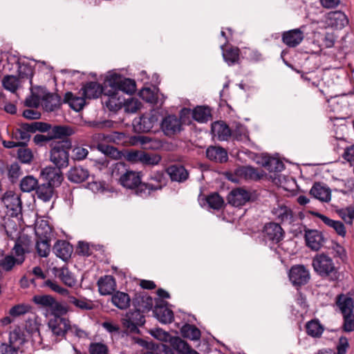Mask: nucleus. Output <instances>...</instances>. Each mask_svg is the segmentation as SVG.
Instances as JSON below:
<instances>
[{
    "label": "nucleus",
    "mask_w": 354,
    "mask_h": 354,
    "mask_svg": "<svg viewBox=\"0 0 354 354\" xmlns=\"http://www.w3.org/2000/svg\"><path fill=\"white\" fill-rule=\"evenodd\" d=\"M30 136H31L28 132L23 130V127L21 125L15 133V138L17 140H20L19 143L21 144V147H26L27 145V143L30 139Z\"/></svg>",
    "instance_id": "nucleus-63"
},
{
    "label": "nucleus",
    "mask_w": 354,
    "mask_h": 354,
    "mask_svg": "<svg viewBox=\"0 0 354 354\" xmlns=\"http://www.w3.org/2000/svg\"><path fill=\"white\" fill-rule=\"evenodd\" d=\"M59 279L67 286L73 287L76 285L77 280L74 274L66 267H62L59 269Z\"/></svg>",
    "instance_id": "nucleus-45"
},
{
    "label": "nucleus",
    "mask_w": 354,
    "mask_h": 354,
    "mask_svg": "<svg viewBox=\"0 0 354 354\" xmlns=\"http://www.w3.org/2000/svg\"><path fill=\"white\" fill-rule=\"evenodd\" d=\"M154 316L163 324L171 323L174 320V313L163 304H156L153 310Z\"/></svg>",
    "instance_id": "nucleus-31"
},
{
    "label": "nucleus",
    "mask_w": 354,
    "mask_h": 354,
    "mask_svg": "<svg viewBox=\"0 0 354 354\" xmlns=\"http://www.w3.org/2000/svg\"><path fill=\"white\" fill-rule=\"evenodd\" d=\"M127 169L126 165L124 162H118L112 164L110 167V172L112 178H119L120 176L126 172Z\"/></svg>",
    "instance_id": "nucleus-56"
},
{
    "label": "nucleus",
    "mask_w": 354,
    "mask_h": 354,
    "mask_svg": "<svg viewBox=\"0 0 354 354\" xmlns=\"http://www.w3.org/2000/svg\"><path fill=\"white\" fill-rule=\"evenodd\" d=\"M106 81L108 82L112 90H115L119 93L122 91L127 94H133L136 89V84L134 80L126 78L120 74L112 73H109Z\"/></svg>",
    "instance_id": "nucleus-6"
},
{
    "label": "nucleus",
    "mask_w": 354,
    "mask_h": 354,
    "mask_svg": "<svg viewBox=\"0 0 354 354\" xmlns=\"http://www.w3.org/2000/svg\"><path fill=\"white\" fill-rule=\"evenodd\" d=\"M118 94L117 91L111 88L104 89V95L106 99H104V104L110 111H116L121 108L122 101Z\"/></svg>",
    "instance_id": "nucleus-21"
},
{
    "label": "nucleus",
    "mask_w": 354,
    "mask_h": 354,
    "mask_svg": "<svg viewBox=\"0 0 354 354\" xmlns=\"http://www.w3.org/2000/svg\"><path fill=\"white\" fill-rule=\"evenodd\" d=\"M54 194L55 187L47 183L39 185L36 189V195L37 198L44 202L50 201Z\"/></svg>",
    "instance_id": "nucleus-39"
},
{
    "label": "nucleus",
    "mask_w": 354,
    "mask_h": 354,
    "mask_svg": "<svg viewBox=\"0 0 354 354\" xmlns=\"http://www.w3.org/2000/svg\"><path fill=\"white\" fill-rule=\"evenodd\" d=\"M1 82L3 88L12 93L16 92L20 84L19 78L11 75L4 76Z\"/></svg>",
    "instance_id": "nucleus-47"
},
{
    "label": "nucleus",
    "mask_w": 354,
    "mask_h": 354,
    "mask_svg": "<svg viewBox=\"0 0 354 354\" xmlns=\"http://www.w3.org/2000/svg\"><path fill=\"white\" fill-rule=\"evenodd\" d=\"M88 351L90 354H108L109 349L106 344L95 342L90 344Z\"/></svg>",
    "instance_id": "nucleus-59"
},
{
    "label": "nucleus",
    "mask_w": 354,
    "mask_h": 354,
    "mask_svg": "<svg viewBox=\"0 0 354 354\" xmlns=\"http://www.w3.org/2000/svg\"><path fill=\"white\" fill-rule=\"evenodd\" d=\"M250 198V194L241 188L231 192L228 200L233 206L239 207L245 205Z\"/></svg>",
    "instance_id": "nucleus-27"
},
{
    "label": "nucleus",
    "mask_w": 354,
    "mask_h": 354,
    "mask_svg": "<svg viewBox=\"0 0 354 354\" xmlns=\"http://www.w3.org/2000/svg\"><path fill=\"white\" fill-rule=\"evenodd\" d=\"M17 64L18 65V76L19 79H29L30 82L32 81L33 75V69L30 64L28 62H21L17 59Z\"/></svg>",
    "instance_id": "nucleus-46"
},
{
    "label": "nucleus",
    "mask_w": 354,
    "mask_h": 354,
    "mask_svg": "<svg viewBox=\"0 0 354 354\" xmlns=\"http://www.w3.org/2000/svg\"><path fill=\"white\" fill-rule=\"evenodd\" d=\"M86 99L87 98L82 95V96L78 97L74 95L71 92H68L65 95V100L68 102L71 106L76 111H79L84 108L86 103Z\"/></svg>",
    "instance_id": "nucleus-43"
},
{
    "label": "nucleus",
    "mask_w": 354,
    "mask_h": 354,
    "mask_svg": "<svg viewBox=\"0 0 354 354\" xmlns=\"http://www.w3.org/2000/svg\"><path fill=\"white\" fill-rule=\"evenodd\" d=\"M212 131L219 140H227L232 136L230 127L223 122L217 121L212 124Z\"/></svg>",
    "instance_id": "nucleus-34"
},
{
    "label": "nucleus",
    "mask_w": 354,
    "mask_h": 354,
    "mask_svg": "<svg viewBox=\"0 0 354 354\" xmlns=\"http://www.w3.org/2000/svg\"><path fill=\"white\" fill-rule=\"evenodd\" d=\"M344 324L343 330L345 332H352L354 330V313L343 315Z\"/></svg>",
    "instance_id": "nucleus-64"
},
{
    "label": "nucleus",
    "mask_w": 354,
    "mask_h": 354,
    "mask_svg": "<svg viewBox=\"0 0 354 354\" xmlns=\"http://www.w3.org/2000/svg\"><path fill=\"white\" fill-rule=\"evenodd\" d=\"M326 23L335 29H342L348 24L346 15L341 11L330 12L328 14Z\"/></svg>",
    "instance_id": "nucleus-22"
},
{
    "label": "nucleus",
    "mask_w": 354,
    "mask_h": 354,
    "mask_svg": "<svg viewBox=\"0 0 354 354\" xmlns=\"http://www.w3.org/2000/svg\"><path fill=\"white\" fill-rule=\"evenodd\" d=\"M1 201L7 209V214L11 217H18L21 214L22 203L20 196L12 191L6 192Z\"/></svg>",
    "instance_id": "nucleus-7"
},
{
    "label": "nucleus",
    "mask_w": 354,
    "mask_h": 354,
    "mask_svg": "<svg viewBox=\"0 0 354 354\" xmlns=\"http://www.w3.org/2000/svg\"><path fill=\"white\" fill-rule=\"evenodd\" d=\"M284 230L280 224L269 222L264 225L262 230L263 237L266 241L273 243H279L284 237Z\"/></svg>",
    "instance_id": "nucleus-11"
},
{
    "label": "nucleus",
    "mask_w": 354,
    "mask_h": 354,
    "mask_svg": "<svg viewBox=\"0 0 354 354\" xmlns=\"http://www.w3.org/2000/svg\"><path fill=\"white\" fill-rule=\"evenodd\" d=\"M145 313L134 308L127 313L126 317L122 321V324L127 330L131 333L138 331V326H142L145 323Z\"/></svg>",
    "instance_id": "nucleus-10"
},
{
    "label": "nucleus",
    "mask_w": 354,
    "mask_h": 354,
    "mask_svg": "<svg viewBox=\"0 0 354 354\" xmlns=\"http://www.w3.org/2000/svg\"><path fill=\"white\" fill-rule=\"evenodd\" d=\"M135 193L137 196L141 198H147L156 190H153V188H151V184L148 183H141L136 186L135 188Z\"/></svg>",
    "instance_id": "nucleus-53"
},
{
    "label": "nucleus",
    "mask_w": 354,
    "mask_h": 354,
    "mask_svg": "<svg viewBox=\"0 0 354 354\" xmlns=\"http://www.w3.org/2000/svg\"><path fill=\"white\" fill-rule=\"evenodd\" d=\"M180 333L183 337L191 340H199L201 336V330L194 325L184 324L180 328Z\"/></svg>",
    "instance_id": "nucleus-41"
},
{
    "label": "nucleus",
    "mask_w": 354,
    "mask_h": 354,
    "mask_svg": "<svg viewBox=\"0 0 354 354\" xmlns=\"http://www.w3.org/2000/svg\"><path fill=\"white\" fill-rule=\"evenodd\" d=\"M158 122L155 114L146 113L133 120V130L138 133H147L150 131Z\"/></svg>",
    "instance_id": "nucleus-12"
},
{
    "label": "nucleus",
    "mask_w": 354,
    "mask_h": 354,
    "mask_svg": "<svg viewBox=\"0 0 354 354\" xmlns=\"http://www.w3.org/2000/svg\"><path fill=\"white\" fill-rule=\"evenodd\" d=\"M98 290L101 295H111L116 288V282L111 275L101 277L97 281Z\"/></svg>",
    "instance_id": "nucleus-25"
},
{
    "label": "nucleus",
    "mask_w": 354,
    "mask_h": 354,
    "mask_svg": "<svg viewBox=\"0 0 354 354\" xmlns=\"http://www.w3.org/2000/svg\"><path fill=\"white\" fill-rule=\"evenodd\" d=\"M161 129L165 135L171 137L183 130V124L177 115H168L162 119Z\"/></svg>",
    "instance_id": "nucleus-13"
},
{
    "label": "nucleus",
    "mask_w": 354,
    "mask_h": 354,
    "mask_svg": "<svg viewBox=\"0 0 354 354\" xmlns=\"http://www.w3.org/2000/svg\"><path fill=\"white\" fill-rule=\"evenodd\" d=\"M19 160L24 164H30L33 159V153L30 149L21 148L17 151Z\"/></svg>",
    "instance_id": "nucleus-58"
},
{
    "label": "nucleus",
    "mask_w": 354,
    "mask_h": 354,
    "mask_svg": "<svg viewBox=\"0 0 354 354\" xmlns=\"http://www.w3.org/2000/svg\"><path fill=\"white\" fill-rule=\"evenodd\" d=\"M149 182L151 184V188L153 190H160L167 185V178L163 171H153L149 176Z\"/></svg>",
    "instance_id": "nucleus-37"
},
{
    "label": "nucleus",
    "mask_w": 354,
    "mask_h": 354,
    "mask_svg": "<svg viewBox=\"0 0 354 354\" xmlns=\"http://www.w3.org/2000/svg\"><path fill=\"white\" fill-rule=\"evenodd\" d=\"M288 277L295 286H301L310 280V272L304 265H295L290 268Z\"/></svg>",
    "instance_id": "nucleus-14"
},
{
    "label": "nucleus",
    "mask_w": 354,
    "mask_h": 354,
    "mask_svg": "<svg viewBox=\"0 0 354 354\" xmlns=\"http://www.w3.org/2000/svg\"><path fill=\"white\" fill-rule=\"evenodd\" d=\"M75 131L73 128L68 126H54L51 129L50 136L53 139H62V140H69L68 138V136L74 134Z\"/></svg>",
    "instance_id": "nucleus-38"
},
{
    "label": "nucleus",
    "mask_w": 354,
    "mask_h": 354,
    "mask_svg": "<svg viewBox=\"0 0 354 354\" xmlns=\"http://www.w3.org/2000/svg\"><path fill=\"white\" fill-rule=\"evenodd\" d=\"M36 250L38 255L41 257H46L50 251V245L47 239L37 241Z\"/></svg>",
    "instance_id": "nucleus-51"
},
{
    "label": "nucleus",
    "mask_w": 354,
    "mask_h": 354,
    "mask_svg": "<svg viewBox=\"0 0 354 354\" xmlns=\"http://www.w3.org/2000/svg\"><path fill=\"white\" fill-rule=\"evenodd\" d=\"M60 101L59 95L47 93L41 97V106L46 111L51 112L59 107Z\"/></svg>",
    "instance_id": "nucleus-32"
},
{
    "label": "nucleus",
    "mask_w": 354,
    "mask_h": 354,
    "mask_svg": "<svg viewBox=\"0 0 354 354\" xmlns=\"http://www.w3.org/2000/svg\"><path fill=\"white\" fill-rule=\"evenodd\" d=\"M304 39V32L301 28L284 31L281 35L282 42L289 48L297 47Z\"/></svg>",
    "instance_id": "nucleus-16"
},
{
    "label": "nucleus",
    "mask_w": 354,
    "mask_h": 354,
    "mask_svg": "<svg viewBox=\"0 0 354 354\" xmlns=\"http://www.w3.org/2000/svg\"><path fill=\"white\" fill-rule=\"evenodd\" d=\"M132 304L135 309L146 313L152 309L153 300L151 297L144 292H138L132 299Z\"/></svg>",
    "instance_id": "nucleus-18"
},
{
    "label": "nucleus",
    "mask_w": 354,
    "mask_h": 354,
    "mask_svg": "<svg viewBox=\"0 0 354 354\" xmlns=\"http://www.w3.org/2000/svg\"><path fill=\"white\" fill-rule=\"evenodd\" d=\"M141 181L140 172L127 170L120 178V183L128 189H135Z\"/></svg>",
    "instance_id": "nucleus-24"
},
{
    "label": "nucleus",
    "mask_w": 354,
    "mask_h": 354,
    "mask_svg": "<svg viewBox=\"0 0 354 354\" xmlns=\"http://www.w3.org/2000/svg\"><path fill=\"white\" fill-rule=\"evenodd\" d=\"M206 156L210 160L221 163L226 162L228 159L227 151L217 146L209 147L206 150Z\"/></svg>",
    "instance_id": "nucleus-30"
},
{
    "label": "nucleus",
    "mask_w": 354,
    "mask_h": 354,
    "mask_svg": "<svg viewBox=\"0 0 354 354\" xmlns=\"http://www.w3.org/2000/svg\"><path fill=\"white\" fill-rule=\"evenodd\" d=\"M44 287L49 288L52 291L59 294L62 296L66 297V302L73 304L76 308L82 310H90L93 309L94 304L93 301L85 297H75L70 294L68 289L59 286L56 281L47 279L44 282Z\"/></svg>",
    "instance_id": "nucleus-3"
},
{
    "label": "nucleus",
    "mask_w": 354,
    "mask_h": 354,
    "mask_svg": "<svg viewBox=\"0 0 354 354\" xmlns=\"http://www.w3.org/2000/svg\"><path fill=\"white\" fill-rule=\"evenodd\" d=\"M314 271L321 277L335 281L339 278L338 268L333 259L324 253L317 254L313 259Z\"/></svg>",
    "instance_id": "nucleus-2"
},
{
    "label": "nucleus",
    "mask_w": 354,
    "mask_h": 354,
    "mask_svg": "<svg viewBox=\"0 0 354 354\" xmlns=\"http://www.w3.org/2000/svg\"><path fill=\"white\" fill-rule=\"evenodd\" d=\"M37 180L31 176L24 177L20 183L21 189L24 192H30L37 189Z\"/></svg>",
    "instance_id": "nucleus-49"
},
{
    "label": "nucleus",
    "mask_w": 354,
    "mask_h": 354,
    "mask_svg": "<svg viewBox=\"0 0 354 354\" xmlns=\"http://www.w3.org/2000/svg\"><path fill=\"white\" fill-rule=\"evenodd\" d=\"M97 149L104 154L109 156L111 157L116 158L119 155L118 150L113 146L104 144H98Z\"/></svg>",
    "instance_id": "nucleus-61"
},
{
    "label": "nucleus",
    "mask_w": 354,
    "mask_h": 354,
    "mask_svg": "<svg viewBox=\"0 0 354 354\" xmlns=\"http://www.w3.org/2000/svg\"><path fill=\"white\" fill-rule=\"evenodd\" d=\"M12 255H5L4 251L0 249V268L5 271H10L14 267Z\"/></svg>",
    "instance_id": "nucleus-52"
},
{
    "label": "nucleus",
    "mask_w": 354,
    "mask_h": 354,
    "mask_svg": "<svg viewBox=\"0 0 354 354\" xmlns=\"http://www.w3.org/2000/svg\"><path fill=\"white\" fill-rule=\"evenodd\" d=\"M61 169L62 168L57 167H46L41 171V175L43 178L47 181V184L55 187H58L63 180V175Z\"/></svg>",
    "instance_id": "nucleus-17"
},
{
    "label": "nucleus",
    "mask_w": 354,
    "mask_h": 354,
    "mask_svg": "<svg viewBox=\"0 0 354 354\" xmlns=\"http://www.w3.org/2000/svg\"><path fill=\"white\" fill-rule=\"evenodd\" d=\"M264 167L270 172H279L284 169L283 163L274 158H269L266 160Z\"/></svg>",
    "instance_id": "nucleus-50"
},
{
    "label": "nucleus",
    "mask_w": 354,
    "mask_h": 354,
    "mask_svg": "<svg viewBox=\"0 0 354 354\" xmlns=\"http://www.w3.org/2000/svg\"><path fill=\"white\" fill-rule=\"evenodd\" d=\"M31 307L26 304H18L12 307L9 310V315L11 317H17L25 315L30 311Z\"/></svg>",
    "instance_id": "nucleus-57"
},
{
    "label": "nucleus",
    "mask_w": 354,
    "mask_h": 354,
    "mask_svg": "<svg viewBox=\"0 0 354 354\" xmlns=\"http://www.w3.org/2000/svg\"><path fill=\"white\" fill-rule=\"evenodd\" d=\"M310 194L322 202L328 203L331 199L330 188L320 183H315L313 185L310 190Z\"/></svg>",
    "instance_id": "nucleus-26"
},
{
    "label": "nucleus",
    "mask_w": 354,
    "mask_h": 354,
    "mask_svg": "<svg viewBox=\"0 0 354 354\" xmlns=\"http://www.w3.org/2000/svg\"><path fill=\"white\" fill-rule=\"evenodd\" d=\"M211 117L210 110L206 106H198L192 110V118L198 122H207Z\"/></svg>",
    "instance_id": "nucleus-42"
},
{
    "label": "nucleus",
    "mask_w": 354,
    "mask_h": 354,
    "mask_svg": "<svg viewBox=\"0 0 354 354\" xmlns=\"http://www.w3.org/2000/svg\"><path fill=\"white\" fill-rule=\"evenodd\" d=\"M307 334L313 337H319L324 332V327L318 319H312L306 324Z\"/></svg>",
    "instance_id": "nucleus-44"
},
{
    "label": "nucleus",
    "mask_w": 354,
    "mask_h": 354,
    "mask_svg": "<svg viewBox=\"0 0 354 354\" xmlns=\"http://www.w3.org/2000/svg\"><path fill=\"white\" fill-rule=\"evenodd\" d=\"M272 214L282 224H292L295 221L292 210L285 205H278L274 207Z\"/></svg>",
    "instance_id": "nucleus-19"
},
{
    "label": "nucleus",
    "mask_w": 354,
    "mask_h": 354,
    "mask_svg": "<svg viewBox=\"0 0 354 354\" xmlns=\"http://www.w3.org/2000/svg\"><path fill=\"white\" fill-rule=\"evenodd\" d=\"M336 304L339 307L342 315L353 313V299L344 294H340L337 297Z\"/></svg>",
    "instance_id": "nucleus-33"
},
{
    "label": "nucleus",
    "mask_w": 354,
    "mask_h": 354,
    "mask_svg": "<svg viewBox=\"0 0 354 354\" xmlns=\"http://www.w3.org/2000/svg\"><path fill=\"white\" fill-rule=\"evenodd\" d=\"M166 173L173 182L183 183L189 178V172L182 165L175 164L166 169Z\"/></svg>",
    "instance_id": "nucleus-20"
},
{
    "label": "nucleus",
    "mask_w": 354,
    "mask_h": 354,
    "mask_svg": "<svg viewBox=\"0 0 354 354\" xmlns=\"http://www.w3.org/2000/svg\"><path fill=\"white\" fill-rule=\"evenodd\" d=\"M89 176V171L81 166L71 167L67 174L68 180L72 183H81Z\"/></svg>",
    "instance_id": "nucleus-29"
},
{
    "label": "nucleus",
    "mask_w": 354,
    "mask_h": 354,
    "mask_svg": "<svg viewBox=\"0 0 354 354\" xmlns=\"http://www.w3.org/2000/svg\"><path fill=\"white\" fill-rule=\"evenodd\" d=\"M304 238L307 247L313 251L320 250L325 242L323 234L317 230H305Z\"/></svg>",
    "instance_id": "nucleus-15"
},
{
    "label": "nucleus",
    "mask_w": 354,
    "mask_h": 354,
    "mask_svg": "<svg viewBox=\"0 0 354 354\" xmlns=\"http://www.w3.org/2000/svg\"><path fill=\"white\" fill-rule=\"evenodd\" d=\"M31 241L28 236H20L15 241L14 248H12V253L15 257L12 256L14 260V266L16 264L20 265L25 260L26 253L30 252Z\"/></svg>",
    "instance_id": "nucleus-9"
},
{
    "label": "nucleus",
    "mask_w": 354,
    "mask_h": 354,
    "mask_svg": "<svg viewBox=\"0 0 354 354\" xmlns=\"http://www.w3.org/2000/svg\"><path fill=\"white\" fill-rule=\"evenodd\" d=\"M223 49V46H221ZM240 55V50L237 47H231L225 50H223V57L225 62L228 66H233L239 63Z\"/></svg>",
    "instance_id": "nucleus-40"
},
{
    "label": "nucleus",
    "mask_w": 354,
    "mask_h": 354,
    "mask_svg": "<svg viewBox=\"0 0 354 354\" xmlns=\"http://www.w3.org/2000/svg\"><path fill=\"white\" fill-rule=\"evenodd\" d=\"M234 140L238 141H246L248 140L249 136L245 127L243 125H237L236 128L232 131V136Z\"/></svg>",
    "instance_id": "nucleus-54"
},
{
    "label": "nucleus",
    "mask_w": 354,
    "mask_h": 354,
    "mask_svg": "<svg viewBox=\"0 0 354 354\" xmlns=\"http://www.w3.org/2000/svg\"><path fill=\"white\" fill-rule=\"evenodd\" d=\"M171 346L162 345L163 354H199L192 349L184 340L178 337H172L170 340Z\"/></svg>",
    "instance_id": "nucleus-8"
},
{
    "label": "nucleus",
    "mask_w": 354,
    "mask_h": 354,
    "mask_svg": "<svg viewBox=\"0 0 354 354\" xmlns=\"http://www.w3.org/2000/svg\"><path fill=\"white\" fill-rule=\"evenodd\" d=\"M88 154V150L83 147L77 146L72 150V158L75 160H82L85 159Z\"/></svg>",
    "instance_id": "nucleus-60"
},
{
    "label": "nucleus",
    "mask_w": 354,
    "mask_h": 354,
    "mask_svg": "<svg viewBox=\"0 0 354 354\" xmlns=\"http://www.w3.org/2000/svg\"><path fill=\"white\" fill-rule=\"evenodd\" d=\"M319 218L324 224L333 228L339 236L345 237L346 234V230L342 222L330 219L328 216L323 214H319Z\"/></svg>",
    "instance_id": "nucleus-36"
},
{
    "label": "nucleus",
    "mask_w": 354,
    "mask_h": 354,
    "mask_svg": "<svg viewBox=\"0 0 354 354\" xmlns=\"http://www.w3.org/2000/svg\"><path fill=\"white\" fill-rule=\"evenodd\" d=\"M53 252L63 261H67L73 252V246L66 241L57 240L53 245Z\"/></svg>",
    "instance_id": "nucleus-23"
},
{
    "label": "nucleus",
    "mask_w": 354,
    "mask_h": 354,
    "mask_svg": "<svg viewBox=\"0 0 354 354\" xmlns=\"http://www.w3.org/2000/svg\"><path fill=\"white\" fill-rule=\"evenodd\" d=\"M37 306L45 311L46 316L65 315L67 308L50 295H37L32 297Z\"/></svg>",
    "instance_id": "nucleus-5"
},
{
    "label": "nucleus",
    "mask_w": 354,
    "mask_h": 354,
    "mask_svg": "<svg viewBox=\"0 0 354 354\" xmlns=\"http://www.w3.org/2000/svg\"><path fill=\"white\" fill-rule=\"evenodd\" d=\"M50 160L59 168H65L68 165L69 154L68 150L72 147L70 140L53 141L50 143Z\"/></svg>",
    "instance_id": "nucleus-4"
},
{
    "label": "nucleus",
    "mask_w": 354,
    "mask_h": 354,
    "mask_svg": "<svg viewBox=\"0 0 354 354\" xmlns=\"http://www.w3.org/2000/svg\"><path fill=\"white\" fill-rule=\"evenodd\" d=\"M243 174L245 178L255 180H259L263 176L262 173H260L257 169L251 166L244 167Z\"/></svg>",
    "instance_id": "nucleus-62"
},
{
    "label": "nucleus",
    "mask_w": 354,
    "mask_h": 354,
    "mask_svg": "<svg viewBox=\"0 0 354 354\" xmlns=\"http://www.w3.org/2000/svg\"><path fill=\"white\" fill-rule=\"evenodd\" d=\"M161 160V157L157 154H150L142 152L140 162L147 165H157Z\"/></svg>",
    "instance_id": "nucleus-55"
},
{
    "label": "nucleus",
    "mask_w": 354,
    "mask_h": 354,
    "mask_svg": "<svg viewBox=\"0 0 354 354\" xmlns=\"http://www.w3.org/2000/svg\"><path fill=\"white\" fill-rule=\"evenodd\" d=\"M82 95L87 99H95L104 93L100 84L96 82H87L81 89Z\"/></svg>",
    "instance_id": "nucleus-28"
},
{
    "label": "nucleus",
    "mask_w": 354,
    "mask_h": 354,
    "mask_svg": "<svg viewBox=\"0 0 354 354\" xmlns=\"http://www.w3.org/2000/svg\"><path fill=\"white\" fill-rule=\"evenodd\" d=\"M113 304L120 310H125L130 306L131 298L124 292L116 291L111 297Z\"/></svg>",
    "instance_id": "nucleus-35"
},
{
    "label": "nucleus",
    "mask_w": 354,
    "mask_h": 354,
    "mask_svg": "<svg viewBox=\"0 0 354 354\" xmlns=\"http://www.w3.org/2000/svg\"><path fill=\"white\" fill-rule=\"evenodd\" d=\"M205 203L211 209L219 210L224 205L223 198L218 193H212L205 198Z\"/></svg>",
    "instance_id": "nucleus-48"
},
{
    "label": "nucleus",
    "mask_w": 354,
    "mask_h": 354,
    "mask_svg": "<svg viewBox=\"0 0 354 354\" xmlns=\"http://www.w3.org/2000/svg\"><path fill=\"white\" fill-rule=\"evenodd\" d=\"M63 315H53L54 317L48 321V331L43 334L39 332L41 344L50 346L57 343L63 338L66 332L70 329V322L68 319L62 317Z\"/></svg>",
    "instance_id": "nucleus-1"
}]
</instances>
